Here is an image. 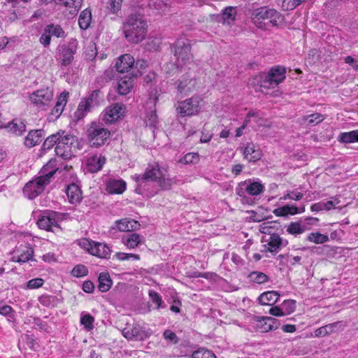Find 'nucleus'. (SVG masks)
Masks as SVG:
<instances>
[{
	"label": "nucleus",
	"instance_id": "obj_1",
	"mask_svg": "<svg viewBox=\"0 0 358 358\" xmlns=\"http://www.w3.org/2000/svg\"><path fill=\"white\" fill-rule=\"evenodd\" d=\"M124 37L129 43L137 44L145 38L148 23L140 13H131L123 24Z\"/></svg>",
	"mask_w": 358,
	"mask_h": 358
},
{
	"label": "nucleus",
	"instance_id": "obj_2",
	"mask_svg": "<svg viewBox=\"0 0 358 358\" xmlns=\"http://www.w3.org/2000/svg\"><path fill=\"white\" fill-rule=\"evenodd\" d=\"M54 163L55 162L50 161L41 170L40 176L24 185L23 193L25 196L33 199L43 192L45 187L50 182L52 178L58 169L52 166Z\"/></svg>",
	"mask_w": 358,
	"mask_h": 358
},
{
	"label": "nucleus",
	"instance_id": "obj_3",
	"mask_svg": "<svg viewBox=\"0 0 358 358\" xmlns=\"http://www.w3.org/2000/svg\"><path fill=\"white\" fill-rule=\"evenodd\" d=\"M282 16L279 12L266 6L255 9L252 14V20L259 29H268L278 25Z\"/></svg>",
	"mask_w": 358,
	"mask_h": 358
},
{
	"label": "nucleus",
	"instance_id": "obj_4",
	"mask_svg": "<svg viewBox=\"0 0 358 358\" xmlns=\"http://www.w3.org/2000/svg\"><path fill=\"white\" fill-rule=\"evenodd\" d=\"M264 191V186L260 182L245 180L238 184L236 189V194L241 197L243 204L253 205L255 199L251 196H257Z\"/></svg>",
	"mask_w": 358,
	"mask_h": 358
},
{
	"label": "nucleus",
	"instance_id": "obj_5",
	"mask_svg": "<svg viewBox=\"0 0 358 358\" xmlns=\"http://www.w3.org/2000/svg\"><path fill=\"white\" fill-rule=\"evenodd\" d=\"M134 176H139L142 178H146L152 180L158 184L160 189L162 190H167L171 189L173 181L172 178H166L163 170L161 169L157 163L148 164L144 173L141 174H135Z\"/></svg>",
	"mask_w": 358,
	"mask_h": 358
},
{
	"label": "nucleus",
	"instance_id": "obj_6",
	"mask_svg": "<svg viewBox=\"0 0 358 358\" xmlns=\"http://www.w3.org/2000/svg\"><path fill=\"white\" fill-rule=\"evenodd\" d=\"M78 150L80 148L78 138L65 133L61 135L55 151L57 156L64 159H69L76 156Z\"/></svg>",
	"mask_w": 358,
	"mask_h": 358
},
{
	"label": "nucleus",
	"instance_id": "obj_7",
	"mask_svg": "<svg viewBox=\"0 0 358 358\" xmlns=\"http://www.w3.org/2000/svg\"><path fill=\"white\" fill-rule=\"evenodd\" d=\"M286 69L283 66H278L271 69L268 73H260L256 76L259 86L264 88L277 87L285 79Z\"/></svg>",
	"mask_w": 358,
	"mask_h": 358
},
{
	"label": "nucleus",
	"instance_id": "obj_8",
	"mask_svg": "<svg viewBox=\"0 0 358 358\" xmlns=\"http://www.w3.org/2000/svg\"><path fill=\"white\" fill-rule=\"evenodd\" d=\"M86 134L90 146L99 148L106 143L110 132L101 123L94 122L87 129Z\"/></svg>",
	"mask_w": 358,
	"mask_h": 358
},
{
	"label": "nucleus",
	"instance_id": "obj_9",
	"mask_svg": "<svg viewBox=\"0 0 358 358\" xmlns=\"http://www.w3.org/2000/svg\"><path fill=\"white\" fill-rule=\"evenodd\" d=\"M271 222H264L260 225L259 231L262 234H269V238L266 241L267 243L264 245V252H269L273 254L278 252L282 246H286L287 241H283L282 238L275 233H273Z\"/></svg>",
	"mask_w": 358,
	"mask_h": 358
},
{
	"label": "nucleus",
	"instance_id": "obj_10",
	"mask_svg": "<svg viewBox=\"0 0 358 358\" xmlns=\"http://www.w3.org/2000/svg\"><path fill=\"white\" fill-rule=\"evenodd\" d=\"M171 52L176 58L178 65H182L189 62L192 59L191 53V45L189 39L180 38L171 45Z\"/></svg>",
	"mask_w": 358,
	"mask_h": 358
},
{
	"label": "nucleus",
	"instance_id": "obj_11",
	"mask_svg": "<svg viewBox=\"0 0 358 358\" xmlns=\"http://www.w3.org/2000/svg\"><path fill=\"white\" fill-rule=\"evenodd\" d=\"M131 178L136 182L134 191L138 194L150 198L157 194L159 189H161L158 184L152 180L134 175Z\"/></svg>",
	"mask_w": 358,
	"mask_h": 358
},
{
	"label": "nucleus",
	"instance_id": "obj_12",
	"mask_svg": "<svg viewBox=\"0 0 358 358\" xmlns=\"http://www.w3.org/2000/svg\"><path fill=\"white\" fill-rule=\"evenodd\" d=\"M199 96H192L184 101H179L176 111L180 117L193 116L197 115L201 109Z\"/></svg>",
	"mask_w": 358,
	"mask_h": 358
},
{
	"label": "nucleus",
	"instance_id": "obj_13",
	"mask_svg": "<svg viewBox=\"0 0 358 358\" xmlns=\"http://www.w3.org/2000/svg\"><path fill=\"white\" fill-rule=\"evenodd\" d=\"M158 101V92L155 88L149 91V97L146 102V124L150 127H155L158 123V117L156 113V104Z\"/></svg>",
	"mask_w": 358,
	"mask_h": 358
},
{
	"label": "nucleus",
	"instance_id": "obj_14",
	"mask_svg": "<svg viewBox=\"0 0 358 358\" xmlns=\"http://www.w3.org/2000/svg\"><path fill=\"white\" fill-rule=\"evenodd\" d=\"M78 42L76 39H71L66 44L58 47L61 66H66L71 64L74 59V55L77 52Z\"/></svg>",
	"mask_w": 358,
	"mask_h": 358
},
{
	"label": "nucleus",
	"instance_id": "obj_15",
	"mask_svg": "<svg viewBox=\"0 0 358 358\" xmlns=\"http://www.w3.org/2000/svg\"><path fill=\"white\" fill-rule=\"evenodd\" d=\"M53 99V91L47 87L38 90L29 96L30 101L38 107L48 106Z\"/></svg>",
	"mask_w": 358,
	"mask_h": 358
},
{
	"label": "nucleus",
	"instance_id": "obj_16",
	"mask_svg": "<svg viewBox=\"0 0 358 358\" xmlns=\"http://www.w3.org/2000/svg\"><path fill=\"white\" fill-rule=\"evenodd\" d=\"M59 214L55 211H46L38 218L37 224L41 229L53 231L54 228H60L58 224Z\"/></svg>",
	"mask_w": 358,
	"mask_h": 358
},
{
	"label": "nucleus",
	"instance_id": "obj_17",
	"mask_svg": "<svg viewBox=\"0 0 358 358\" xmlns=\"http://www.w3.org/2000/svg\"><path fill=\"white\" fill-rule=\"evenodd\" d=\"M125 106L122 103H115L108 106L102 113V120L106 124H110L124 117Z\"/></svg>",
	"mask_w": 358,
	"mask_h": 358
},
{
	"label": "nucleus",
	"instance_id": "obj_18",
	"mask_svg": "<svg viewBox=\"0 0 358 358\" xmlns=\"http://www.w3.org/2000/svg\"><path fill=\"white\" fill-rule=\"evenodd\" d=\"M122 336L128 340L143 341L150 336V334L138 324H127L122 330Z\"/></svg>",
	"mask_w": 358,
	"mask_h": 358
},
{
	"label": "nucleus",
	"instance_id": "obj_19",
	"mask_svg": "<svg viewBox=\"0 0 358 358\" xmlns=\"http://www.w3.org/2000/svg\"><path fill=\"white\" fill-rule=\"evenodd\" d=\"M134 58L130 54H124L118 57L115 68L119 73H127L128 74L134 71Z\"/></svg>",
	"mask_w": 358,
	"mask_h": 358
},
{
	"label": "nucleus",
	"instance_id": "obj_20",
	"mask_svg": "<svg viewBox=\"0 0 358 358\" xmlns=\"http://www.w3.org/2000/svg\"><path fill=\"white\" fill-rule=\"evenodd\" d=\"M89 252L94 255L103 259H109L111 254V250L105 243L99 242H87Z\"/></svg>",
	"mask_w": 358,
	"mask_h": 358
},
{
	"label": "nucleus",
	"instance_id": "obj_21",
	"mask_svg": "<svg viewBox=\"0 0 358 358\" xmlns=\"http://www.w3.org/2000/svg\"><path fill=\"white\" fill-rule=\"evenodd\" d=\"M138 77V73L134 71L121 78L117 84V92L120 95H127L133 87L134 79Z\"/></svg>",
	"mask_w": 358,
	"mask_h": 358
},
{
	"label": "nucleus",
	"instance_id": "obj_22",
	"mask_svg": "<svg viewBox=\"0 0 358 358\" xmlns=\"http://www.w3.org/2000/svg\"><path fill=\"white\" fill-rule=\"evenodd\" d=\"M243 155L245 159L252 162H255L259 160L262 156L259 146L252 142H248L246 143L243 150Z\"/></svg>",
	"mask_w": 358,
	"mask_h": 358
},
{
	"label": "nucleus",
	"instance_id": "obj_23",
	"mask_svg": "<svg viewBox=\"0 0 358 358\" xmlns=\"http://www.w3.org/2000/svg\"><path fill=\"white\" fill-rule=\"evenodd\" d=\"M196 80L193 78L184 77L176 82L178 92L182 96H187L192 93L196 87Z\"/></svg>",
	"mask_w": 358,
	"mask_h": 358
},
{
	"label": "nucleus",
	"instance_id": "obj_24",
	"mask_svg": "<svg viewBox=\"0 0 358 358\" xmlns=\"http://www.w3.org/2000/svg\"><path fill=\"white\" fill-rule=\"evenodd\" d=\"M89 110L91 108L98 106L104 101V94L100 90H93L90 95L81 101Z\"/></svg>",
	"mask_w": 358,
	"mask_h": 358
},
{
	"label": "nucleus",
	"instance_id": "obj_25",
	"mask_svg": "<svg viewBox=\"0 0 358 358\" xmlns=\"http://www.w3.org/2000/svg\"><path fill=\"white\" fill-rule=\"evenodd\" d=\"M45 136L43 129H34L29 131L24 139V145L27 148H32L41 143Z\"/></svg>",
	"mask_w": 358,
	"mask_h": 358
},
{
	"label": "nucleus",
	"instance_id": "obj_26",
	"mask_svg": "<svg viewBox=\"0 0 358 358\" xmlns=\"http://www.w3.org/2000/svg\"><path fill=\"white\" fill-rule=\"evenodd\" d=\"M66 193L69 202L72 204L80 203L83 199L82 190L75 183H71L67 186Z\"/></svg>",
	"mask_w": 358,
	"mask_h": 358
},
{
	"label": "nucleus",
	"instance_id": "obj_27",
	"mask_svg": "<svg viewBox=\"0 0 358 358\" xmlns=\"http://www.w3.org/2000/svg\"><path fill=\"white\" fill-rule=\"evenodd\" d=\"M106 162V158L101 155H93L87 159V169L89 172L96 173L100 171Z\"/></svg>",
	"mask_w": 358,
	"mask_h": 358
},
{
	"label": "nucleus",
	"instance_id": "obj_28",
	"mask_svg": "<svg viewBox=\"0 0 358 358\" xmlns=\"http://www.w3.org/2000/svg\"><path fill=\"white\" fill-rule=\"evenodd\" d=\"M127 187V183L122 179H110L106 183V190L110 194H122Z\"/></svg>",
	"mask_w": 358,
	"mask_h": 358
},
{
	"label": "nucleus",
	"instance_id": "obj_29",
	"mask_svg": "<svg viewBox=\"0 0 358 358\" xmlns=\"http://www.w3.org/2000/svg\"><path fill=\"white\" fill-rule=\"evenodd\" d=\"M280 294L276 291H267L260 294L258 301L261 305L273 306L278 302Z\"/></svg>",
	"mask_w": 358,
	"mask_h": 358
},
{
	"label": "nucleus",
	"instance_id": "obj_30",
	"mask_svg": "<svg viewBox=\"0 0 358 358\" xmlns=\"http://www.w3.org/2000/svg\"><path fill=\"white\" fill-rule=\"evenodd\" d=\"M143 237L136 233H129L122 238V243L129 249H134L142 243Z\"/></svg>",
	"mask_w": 358,
	"mask_h": 358
},
{
	"label": "nucleus",
	"instance_id": "obj_31",
	"mask_svg": "<svg viewBox=\"0 0 358 358\" xmlns=\"http://www.w3.org/2000/svg\"><path fill=\"white\" fill-rule=\"evenodd\" d=\"M98 281V289L101 292L108 291L113 285V280L109 273L106 272H102L99 274Z\"/></svg>",
	"mask_w": 358,
	"mask_h": 358
},
{
	"label": "nucleus",
	"instance_id": "obj_32",
	"mask_svg": "<svg viewBox=\"0 0 358 358\" xmlns=\"http://www.w3.org/2000/svg\"><path fill=\"white\" fill-rule=\"evenodd\" d=\"M5 127L17 136L22 135L26 130V125L24 121L17 119L9 122Z\"/></svg>",
	"mask_w": 358,
	"mask_h": 358
},
{
	"label": "nucleus",
	"instance_id": "obj_33",
	"mask_svg": "<svg viewBox=\"0 0 358 358\" xmlns=\"http://www.w3.org/2000/svg\"><path fill=\"white\" fill-rule=\"evenodd\" d=\"M65 134L64 131H59L56 134H53L46 138L42 145V149L44 151L50 150L55 145L58 144L60 140L61 135Z\"/></svg>",
	"mask_w": 358,
	"mask_h": 358
},
{
	"label": "nucleus",
	"instance_id": "obj_34",
	"mask_svg": "<svg viewBox=\"0 0 358 358\" xmlns=\"http://www.w3.org/2000/svg\"><path fill=\"white\" fill-rule=\"evenodd\" d=\"M19 250L15 252V255L13 256V259L15 262L20 263H25L32 258L34 254V250L29 246L24 247V249L21 251L18 255Z\"/></svg>",
	"mask_w": 358,
	"mask_h": 358
},
{
	"label": "nucleus",
	"instance_id": "obj_35",
	"mask_svg": "<svg viewBox=\"0 0 358 358\" xmlns=\"http://www.w3.org/2000/svg\"><path fill=\"white\" fill-rule=\"evenodd\" d=\"M92 20L91 10L86 8L81 12L78 18V24L80 29L86 30L89 28Z\"/></svg>",
	"mask_w": 358,
	"mask_h": 358
},
{
	"label": "nucleus",
	"instance_id": "obj_36",
	"mask_svg": "<svg viewBox=\"0 0 358 358\" xmlns=\"http://www.w3.org/2000/svg\"><path fill=\"white\" fill-rule=\"evenodd\" d=\"M309 228L302 224L300 222H292L289 223L287 228V231L292 235L297 236L303 234L306 230Z\"/></svg>",
	"mask_w": 358,
	"mask_h": 358
},
{
	"label": "nucleus",
	"instance_id": "obj_37",
	"mask_svg": "<svg viewBox=\"0 0 358 358\" xmlns=\"http://www.w3.org/2000/svg\"><path fill=\"white\" fill-rule=\"evenodd\" d=\"M338 140L340 142L344 143L358 142V129L341 133L338 136Z\"/></svg>",
	"mask_w": 358,
	"mask_h": 358
},
{
	"label": "nucleus",
	"instance_id": "obj_38",
	"mask_svg": "<svg viewBox=\"0 0 358 358\" xmlns=\"http://www.w3.org/2000/svg\"><path fill=\"white\" fill-rule=\"evenodd\" d=\"M50 36H55L57 38H65L66 33L59 24H49L45 27Z\"/></svg>",
	"mask_w": 358,
	"mask_h": 358
},
{
	"label": "nucleus",
	"instance_id": "obj_39",
	"mask_svg": "<svg viewBox=\"0 0 358 358\" xmlns=\"http://www.w3.org/2000/svg\"><path fill=\"white\" fill-rule=\"evenodd\" d=\"M94 317L90 313L83 312L80 315V324L89 331L94 328Z\"/></svg>",
	"mask_w": 358,
	"mask_h": 358
},
{
	"label": "nucleus",
	"instance_id": "obj_40",
	"mask_svg": "<svg viewBox=\"0 0 358 358\" xmlns=\"http://www.w3.org/2000/svg\"><path fill=\"white\" fill-rule=\"evenodd\" d=\"M248 278L251 282L257 284H262L268 281V276L261 271H252L248 275Z\"/></svg>",
	"mask_w": 358,
	"mask_h": 358
},
{
	"label": "nucleus",
	"instance_id": "obj_41",
	"mask_svg": "<svg viewBox=\"0 0 358 358\" xmlns=\"http://www.w3.org/2000/svg\"><path fill=\"white\" fill-rule=\"evenodd\" d=\"M58 299L55 296L43 294L38 298L40 303L45 307H55L57 305Z\"/></svg>",
	"mask_w": 358,
	"mask_h": 358
},
{
	"label": "nucleus",
	"instance_id": "obj_42",
	"mask_svg": "<svg viewBox=\"0 0 358 358\" xmlns=\"http://www.w3.org/2000/svg\"><path fill=\"white\" fill-rule=\"evenodd\" d=\"M307 240L315 244H322L328 242L329 238L326 234H322L319 232H313L308 235Z\"/></svg>",
	"mask_w": 358,
	"mask_h": 358
},
{
	"label": "nucleus",
	"instance_id": "obj_43",
	"mask_svg": "<svg viewBox=\"0 0 358 358\" xmlns=\"http://www.w3.org/2000/svg\"><path fill=\"white\" fill-rule=\"evenodd\" d=\"M148 294L152 302L156 305L154 309L159 310L166 308V304L159 293L154 290H150Z\"/></svg>",
	"mask_w": 358,
	"mask_h": 358
},
{
	"label": "nucleus",
	"instance_id": "obj_44",
	"mask_svg": "<svg viewBox=\"0 0 358 358\" xmlns=\"http://www.w3.org/2000/svg\"><path fill=\"white\" fill-rule=\"evenodd\" d=\"M199 155L197 152H188L180 159L182 164H196L199 162Z\"/></svg>",
	"mask_w": 358,
	"mask_h": 358
},
{
	"label": "nucleus",
	"instance_id": "obj_45",
	"mask_svg": "<svg viewBox=\"0 0 358 358\" xmlns=\"http://www.w3.org/2000/svg\"><path fill=\"white\" fill-rule=\"evenodd\" d=\"M236 15V10L234 8L231 6L227 7L222 13V17L224 20V22H227V24H230L235 20Z\"/></svg>",
	"mask_w": 358,
	"mask_h": 358
},
{
	"label": "nucleus",
	"instance_id": "obj_46",
	"mask_svg": "<svg viewBox=\"0 0 358 358\" xmlns=\"http://www.w3.org/2000/svg\"><path fill=\"white\" fill-rule=\"evenodd\" d=\"M281 308L285 316L290 315L296 309V301L293 299L285 300L281 305Z\"/></svg>",
	"mask_w": 358,
	"mask_h": 358
},
{
	"label": "nucleus",
	"instance_id": "obj_47",
	"mask_svg": "<svg viewBox=\"0 0 358 358\" xmlns=\"http://www.w3.org/2000/svg\"><path fill=\"white\" fill-rule=\"evenodd\" d=\"M57 4L62 5L66 7L73 8L74 12L78 10L81 6L83 0H55Z\"/></svg>",
	"mask_w": 358,
	"mask_h": 358
},
{
	"label": "nucleus",
	"instance_id": "obj_48",
	"mask_svg": "<svg viewBox=\"0 0 358 358\" xmlns=\"http://www.w3.org/2000/svg\"><path fill=\"white\" fill-rule=\"evenodd\" d=\"M192 358H216V356L210 350L199 348L193 352Z\"/></svg>",
	"mask_w": 358,
	"mask_h": 358
},
{
	"label": "nucleus",
	"instance_id": "obj_49",
	"mask_svg": "<svg viewBox=\"0 0 358 358\" xmlns=\"http://www.w3.org/2000/svg\"><path fill=\"white\" fill-rule=\"evenodd\" d=\"M0 314L7 317L8 320L10 322H13L15 319V312L8 305L0 306Z\"/></svg>",
	"mask_w": 358,
	"mask_h": 358
},
{
	"label": "nucleus",
	"instance_id": "obj_50",
	"mask_svg": "<svg viewBox=\"0 0 358 358\" xmlns=\"http://www.w3.org/2000/svg\"><path fill=\"white\" fill-rule=\"evenodd\" d=\"M114 257H115L117 259L120 261H125V260H139L140 259V255L136 254H132V253H125V252H116L114 255Z\"/></svg>",
	"mask_w": 358,
	"mask_h": 358
},
{
	"label": "nucleus",
	"instance_id": "obj_51",
	"mask_svg": "<svg viewBox=\"0 0 358 358\" xmlns=\"http://www.w3.org/2000/svg\"><path fill=\"white\" fill-rule=\"evenodd\" d=\"M163 337L167 342L174 345L178 344L180 341L176 333L170 329H166L164 331Z\"/></svg>",
	"mask_w": 358,
	"mask_h": 358
},
{
	"label": "nucleus",
	"instance_id": "obj_52",
	"mask_svg": "<svg viewBox=\"0 0 358 358\" xmlns=\"http://www.w3.org/2000/svg\"><path fill=\"white\" fill-rule=\"evenodd\" d=\"M71 274L77 278L86 276L88 274V269L85 265L78 264L73 268Z\"/></svg>",
	"mask_w": 358,
	"mask_h": 358
},
{
	"label": "nucleus",
	"instance_id": "obj_53",
	"mask_svg": "<svg viewBox=\"0 0 358 358\" xmlns=\"http://www.w3.org/2000/svg\"><path fill=\"white\" fill-rule=\"evenodd\" d=\"M306 0H283L282 7L284 10H292Z\"/></svg>",
	"mask_w": 358,
	"mask_h": 358
},
{
	"label": "nucleus",
	"instance_id": "obj_54",
	"mask_svg": "<svg viewBox=\"0 0 358 358\" xmlns=\"http://www.w3.org/2000/svg\"><path fill=\"white\" fill-rule=\"evenodd\" d=\"M261 320H266L268 321V327H267V329L270 330H275L277 329L280 323L278 320L271 317H258Z\"/></svg>",
	"mask_w": 358,
	"mask_h": 358
},
{
	"label": "nucleus",
	"instance_id": "obj_55",
	"mask_svg": "<svg viewBox=\"0 0 358 358\" xmlns=\"http://www.w3.org/2000/svg\"><path fill=\"white\" fill-rule=\"evenodd\" d=\"M123 0H108V8L112 13H116L121 9Z\"/></svg>",
	"mask_w": 358,
	"mask_h": 358
},
{
	"label": "nucleus",
	"instance_id": "obj_56",
	"mask_svg": "<svg viewBox=\"0 0 358 358\" xmlns=\"http://www.w3.org/2000/svg\"><path fill=\"white\" fill-rule=\"evenodd\" d=\"M324 120L323 116L320 113H313L308 115L306 120L308 124H317Z\"/></svg>",
	"mask_w": 358,
	"mask_h": 358
},
{
	"label": "nucleus",
	"instance_id": "obj_57",
	"mask_svg": "<svg viewBox=\"0 0 358 358\" xmlns=\"http://www.w3.org/2000/svg\"><path fill=\"white\" fill-rule=\"evenodd\" d=\"M148 5L150 8L160 10L166 6V0H148Z\"/></svg>",
	"mask_w": 358,
	"mask_h": 358
},
{
	"label": "nucleus",
	"instance_id": "obj_58",
	"mask_svg": "<svg viewBox=\"0 0 358 358\" xmlns=\"http://www.w3.org/2000/svg\"><path fill=\"white\" fill-rule=\"evenodd\" d=\"M85 106V105L82 101H80L77 110L74 113V117L77 120L82 119L85 116V112L90 110L87 107Z\"/></svg>",
	"mask_w": 358,
	"mask_h": 358
},
{
	"label": "nucleus",
	"instance_id": "obj_59",
	"mask_svg": "<svg viewBox=\"0 0 358 358\" xmlns=\"http://www.w3.org/2000/svg\"><path fill=\"white\" fill-rule=\"evenodd\" d=\"M44 283V280L42 278H34L28 281L27 288L28 289H37L41 287Z\"/></svg>",
	"mask_w": 358,
	"mask_h": 358
},
{
	"label": "nucleus",
	"instance_id": "obj_60",
	"mask_svg": "<svg viewBox=\"0 0 358 358\" xmlns=\"http://www.w3.org/2000/svg\"><path fill=\"white\" fill-rule=\"evenodd\" d=\"M340 203V200L336 196L331 197V199L329 201H327L326 202L323 201V206L324 209L326 210H329L331 209H333L336 207V205Z\"/></svg>",
	"mask_w": 358,
	"mask_h": 358
},
{
	"label": "nucleus",
	"instance_id": "obj_61",
	"mask_svg": "<svg viewBox=\"0 0 358 358\" xmlns=\"http://www.w3.org/2000/svg\"><path fill=\"white\" fill-rule=\"evenodd\" d=\"M331 327L329 326V324H327L325 326H323L315 330V334L317 337H324L328 334H331Z\"/></svg>",
	"mask_w": 358,
	"mask_h": 358
},
{
	"label": "nucleus",
	"instance_id": "obj_62",
	"mask_svg": "<svg viewBox=\"0 0 358 358\" xmlns=\"http://www.w3.org/2000/svg\"><path fill=\"white\" fill-rule=\"evenodd\" d=\"M303 194L300 192L292 191L285 194L282 199L284 200L292 199L294 201H299L303 198Z\"/></svg>",
	"mask_w": 358,
	"mask_h": 358
},
{
	"label": "nucleus",
	"instance_id": "obj_63",
	"mask_svg": "<svg viewBox=\"0 0 358 358\" xmlns=\"http://www.w3.org/2000/svg\"><path fill=\"white\" fill-rule=\"evenodd\" d=\"M39 41L44 47H48L50 44L51 36L45 28L43 29V32L39 38Z\"/></svg>",
	"mask_w": 358,
	"mask_h": 358
},
{
	"label": "nucleus",
	"instance_id": "obj_64",
	"mask_svg": "<svg viewBox=\"0 0 358 358\" xmlns=\"http://www.w3.org/2000/svg\"><path fill=\"white\" fill-rule=\"evenodd\" d=\"M147 66V62L145 60H137L134 62V71L138 73V76L141 75V70L144 69Z\"/></svg>",
	"mask_w": 358,
	"mask_h": 358
}]
</instances>
